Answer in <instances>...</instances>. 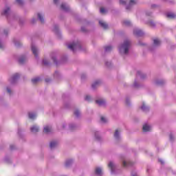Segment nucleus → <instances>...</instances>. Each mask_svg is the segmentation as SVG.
Wrapping results in <instances>:
<instances>
[{"label":"nucleus","instance_id":"nucleus-1","mask_svg":"<svg viewBox=\"0 0 176 176\" xmlns=\"http://www.w3.org/2000/svg\"><path fill=\"white\" fill-rule=\"evenodd\" d=\"M130 46H131V41L129 39L124 40L123 43L119 46V52L120 54H129Z\"/></svg>","mask_w":176,"mask_h":176},{"label":"nucleus","instance_id":"nucleus-2","mask_svg":"<svg viewBox=\"0 0 176 176\" xmlns=\"http://www.w3.org/2000/svg\"><path fill=\"white\" fill-rule=\"evenodd\" d=\"M68 49H70L72 52H75V50H82V44L79 41H74L71 44L67 45Z\"/></svg>","mask_w":176,"mask_h":176},{"label":"nucleus","instance_id":"nucleus-3","mask_svg":"<svg viewBox=\"0 0 176 176\" xmlns=\"http://www.w3.org/2000/svg\"><path fill=\"white\" fill-rule=\"evenodd\" d=\"M1 14L2 16H5L8 19V20H9V19H10L11 17L12 19H14V14L12 12L9 7H6L2 12Z\"/></svg>","mask_w":176,"mask_h":176},{"label":"nucleus","instance_id":"nucleus-4","mask_svg":"<svg viewBox=\"0 0 176 176\" xmlns=\"http://www.w3.org/2000/svg\"><path fill=\"white\" fill-rule=\"evenodd\" d=\"M20 79V74L16 73L14 74L10 78V82L11 85H16L17 83V81Z\"/></svg>","mask_w":176,"mask_h":176},{"label":"nucleus","instance_id":"nucleus-5","mask_svg":"<svg viewBox=\"0 0 176 176\" xmlns=\"http://www.w3.org/2000/svg\"><path fill=\"white\" fill-rule=\"evenodd\" d=\"M133 34L136 36H144V31L138 28H135L133 30Z\"/></svg>","mask_w":176,"mask_h":176},{"label":"nucleus","instance_id":"nucleus-6","mask_svg":"<svg viewBox=\"0 0 176 176\" xmlns=\"http://www.w3.org/2000/svg\"><path fill=\"white\" fill-rule=\"evenodd\" d=\"M109 167L111 169V174H116V165L113 162H110L109 163Z\"/></svg>","mask_w":176,"mask_h":176},{"label":"nucleus","instance_id":"nucleus-7","mask_svg":"<svg viewBox=\"0 0 176 176\" xmlns=\"http://www.w3.org/2000/svg\"><path fill=\"white\" fill-rule=\"evenodd\" d=\"M32 52L33 54L34 55V56L36 57V58H37L38 53H39V50H38L36 46H35V45H34V44H32Z\"/></svg>","mask_w":176,"mask_h":176},{"label":"nucleus","instance_id":"nucleus-8","mask_svg":"<svg viewBox=\"0 0 176 176\" xmlns=\"http://www.w3.org/2000/svg\"><path fill=\"white\" fill-rule=\"evenodd\" d=\"M60 9L64 12H69L70 10L69 6L65 3L61 4Z\"/></svg>","mask_w":176,"mask_h":176},{"label":"nucleus","instance_id":"nucleus-9","mask_svg":"<svg viewBox=\"0 0 176 176\" xmlns=\"http://www.w3.org/2000/svg\"><path fill=\"white\" fill-rule=\"evenodd\" d=\"M96 104L99 105L100 107H105L107 104V101L104 99H99L96 101Z\"/></svg>","mask_w":176,"mask_h":176},{"label":"nucleus","instance_id":"nucleus-10","mask_svg":"<svg viewBox=\"0 0 176 176\" xmlns=\"http://www.w3.org/2000/svg\"><path fill=\"white\" fill-rule=\"evenodd\" d=\"M51 58L53 60L54 64H56V65H58V64H61V62L57 61V55H56V54L52 53L51 54Z\"/></svg>","mask_w":176,"mask_h":176},{"label":"nucleus","instance_id":"nucleus-11","mask_svg":"<svg viewBox=\"0 0 176 176\" xmlns=\"http://www.w3.org/2000/svg\"><path fill=\"white\" fill-rule=\"evenodd\" d=\"M137 3V0H130L129 5L126 6L127 10H130L131 6H134Z\"/></svg>","mask_w":176,"mask_h":176},{"label":"nucleus","instance_id":"nucleus-12","mask_svg":"<svg viewBox=\"0 0 176 176\" xmlns=\"http://www.w3.org/2000/svg\"><path fill=\"white\" fill-rule=\"evenodd\" d=\"M152 127L151 126V125L148 124H144L143 125V131L144 133H147V131H151Z\"/></svg>","mask_w":176,"mask_h":176},{"label":"nucleus","instance_id":"nucleus-13","mask_svg":"<svg viewBox=\"0 0 176 176\" xmlns=\"http://www.w3.org/2000/svg\"><path fill=\"white\" fill-rule=\"evenodd\" d=\"M137 78H140V79H145L146 77V74H144L141 71H138L136 74Z\"/></svg>","mask_w":176,"mask_h":176},{"label":"nucleus","instance_id":"nucleus-14","mask_svg":"<svg viewBox=\"0 0 176 176\" xmlns=\"http://www.w3.org/2000/svg\"><path fill=\"white\" fill-rule=\"evenodd\" d=\"M95 174L97 176H102V168L100 167H98L95 170Z\"/></svg>","mask_w":176,"mask_h":176},{"label":"nucleus","instance_id":"nucleus-15","mask_svg":"<svg viewBox=\"0 0 176 176\" xmlns=\"http://www.w3.org/2000/svg\"><path fill=\"white\" fill-rule=\"evenodd\" d=\"M43 132L45 133V134H50V133H52V126H44Z\"/></svg>","mask_w":176,"mask_h":176},{"label":"nucleus","instance_id":"nucleus-16","mask_svg":"<svg viewBox=\"0 0 176 176\" xmlns=\"http://www.w3.org/2000/svg\"><path fill=\"white\" fill-rule=\"evenodd\" d=\"M100 85H101V80H97L92 84L91 87L92 89H96L98 86H100Z\"/></svg>","mask_w":176,"mask_h":176},{"label":"nucleus","instance_id":"nucleus-17","mask_svg":"<svg viewBox=\"0 0 176 176\" xmlns=\"http://www.w3.org/2000/svg\"><path fill=\"white\" fill-rule=\"evenodd\" d=\"M32 133H38L39 131V126L34 125L30 128Z\"/></svg>","mask_w":176,"mask_h":176},{"label":"nucleus","instance_id":"nucleus-18","mask_svg":"<svg viewBox=\"0 0 176 176\" xmlns=\"http://www.w3.org/2000/svg\"><path fill=\"white\" fill-rule=\"evenodd\" d=\"M122 166L124 167H130L131 166H133V162H131L130 161L126 162V161L124 160L122 162Z\"/></svg>","mask_w":176,"mask_h":176},{"label":"nucleus","instance_id":"nucleus-19","mask_svg":"<svg viewBox=\"0 0 176 176\" xmlns=\"http://www.w3.org/2000/svg\"><path fill=\"white\" fill-rule=\"evenodd\" d=\"M99 25L102 28H104V30H107L108 28V24L102 21H99Z\"/></svg>","mask_w":176,"mask_h":176},{"label":"nucleus","instance_id":"nucleus-20","mask_svg":"<svg viewBox=\"0 0 176 176\" xmlns=\"http://www.w3.org/2000/svg\"><path fill=\"white\" fill-rule=\"evenodd\" d=\"M140 108L143 112H148L149 111V107L146 106L145 103H143Z\"/></svg>","mask_w":176,"mask_h":176},{"label":"nucleus","instance_id":"nucleus-21","mask_svg":"<svg viewBox=\"0 0 176 176\" xmlns=\"http://www.w3.org/2000/svg\"><path fill=\"white\" fill-rule=\"evenodd\" d=\"M155 84L157 85V86H160L164 84V80L163 79H157L155 80Z\"/></svg>","mask_w":176,"mask_h":176},{"label":"nucleus","instance_id":"nucleus-22","mask_svg":"<svg viewBox=\"0 0 176 176\" xmlns=\"http://www.w3.org/2000/svg\"><path fill=\"white\" fill-rule=\"evenodd\" d=\"M37 16L41 23H45V19H43V14H42V13L38 12Z\"/></svg>","mask_w":176,"mask_h":176},{"label":"nucleus","instance_id":"nucleus-23","mask_svg":"<svg viewBox=\"0 0 176 176\" xmlns=\"http://www.w3.org/2000/svg\"><path fill=\"white\" fill-rule=\"evenodd\" d=\"M72 163H74L72 160H67L65 162V167H71V166H72Z\"/></svg>","mask_w":176,"mask_h":176},{"label":"nucleus","instance_id":"nucleus-24","mask_svg":"<svg viewBox=\"0 0 176 176\" xmlns=\"http://www.w3.org/2000/svg\"><path fill=\"white\" fill-rule=\"evenodd\" d=\"M114 138L116 140H120V133L119 132V130H116V132L114 133Z\"/></svg>","mask_w":176,"mask_h":176},{"label":"nucleus","instance_id":"nucleus-25","mask_svg":"<svg viewBox=\"0 0 176 176\" xmlns=\"http://www.w3.org/2000/svg\"><path fill=\"white\" fill-rule=\"evenodd\" d=\"M160 43H162V42L160 41V40L159 38H154L153 39L154 46H160Z\"/></svg>","mask_w":176,"mask_h":176},{"label":"nucleus","instance_id":"nucleus-26","mask_svg":"<svg viewBox=\"0 0 176 176\" xmlns=\"http://www.w3.org/2000/svg\"><path fill=\"white\" fill-rule=\"evenodd\" d=\"M53 31L54 32H55V34H56V35H60V30H58V25H55L54 26Z\"/></svg>","mask_w":176,"mask_h":176},{"label":"nucleus","instance_id":"nucleus-27","mask_svg":"<svg viewBox=\"0 0 176 176\" xmlns=\"http://www.w3.org/2000/svg\"><path fill=\"white\" fill-rule=\"evenodd\" d=\"M56 146H57V142L52 141L50 142V148H51V149H53L54 148H56Z\"/></svg>","mask_w":176,"mask_h":176},{"label":"nucleus","instance_id":"nucleus-28","mask_svg":"<svg viewBox=\"0 0 176 176\" xmlns=\"http://www.w3.org/2000/svg\"><path fill=\"white\" fill-rule=\"evenodd\" d=\"M41 80V78L39 77H35L34 78L32 79V82L35 85L36 83H38V82H39Z\"/></svg>","mask_w":176,"mask_h":176},{"label":"nucleus","instance_id":"nucleus-29","mask_svg":"<svg viewBox=\"0 0 176 176\" xmlns=\"http://www.w3.org/2000/svg\"><path fill=\"white\" fill-rule=\"evenodd\" d=\"M95 139L96 140V141L101 140V137L100 136V132L98 131L95 132Z\"/></svg>","mask_w":176,"mask_h":176},{"label":"nucleus","instance_id":"nucleus-30","mask_svg":"<svg viewBox=\"0 0 176 176\" xmlns=\"http://www.w3.org/2000/svg\"><path fill=\"white\" fill-rule=\"evenodd\" d=\"M25 62V56H22L19 58V63L20 64H24Z\"/></svg>","mask_w":176,"mask_h":176},{"label":"nucleus","instance_id":"nucleus-31","mask_svg":"<svg viewBox=\"0 0 176 176\" xmlns=\"http://www.w3.org/2000/svg\"><path fill=\"white\" fill-rule=\"evenodd\" d=\"M166 17L168 19H174L175 18V15L173 12H168L166 14Z\"/></svg>","mask_w":176,"mask_h":176},{"label":"nucleus","instance_id":"nucleus-32","mask_svg":"<svg viewBox=\"0 0 176 176\" xmlns=\"http://www.w3.org/2000/svg\"><path fill=\"white\" fill-rule=\"evenodd\" d=\"M123 24L124 25H126V27H130V25H131V22L129 20H124Z\"/></svg>","mask_w":176,"mask_h":176},{"label":"nucleus","instance_id":"nucleus-33","mask_svg":"<svg viewBox=\"0 0 176 176\" xmlns=\"http://www.w3.org/2000/svg\"><path fill=\"white\" fill-rule=\"evenodd\" d=\"M14 45H15V46L16 47H20V45H21V43H20V41L17 39H14Z\"/></svg>","mask_w":176,"mask_h":176},{"label":"nucleus","instance_id":"nucleus-34","mask_svg":"<svg viewBox=\"0 0 176 176\" xmlns=\"http://www.w3.org/2000/svg\"><path fill=\"white\" fill-rule=\"evenodd\" d=\"M35 118H36V113L32 112L29 113L30 119H35Z\"/></svg>","mask_w":176,"mask_h":176},{"label":"nucleus","instance_id":"nucleus-35","mask_svg":"<svg viewBox=\"0 0 176 176\" xmlns=\"http://www.w3.org/2000/svg\"><path fill=\"white\" fill-rule=\"evenodd\" d=\"M74 115L76 118H80V111L78 109L74 111Z\"/></svg>","mask_w":176,"mask_h":176},{"label":"nucleus","instance_id":"nucleus-36","mask_svg":"<svg viewBox=\"0 0 176 176\" xmlns=\"http://www.w3.org/2000/svg\"><path fill=\"white\" fill-rule=\"evenodd\" d=\"M141 85H140V83H138V80H137V79L135 80L134 83L133 87H135V88H138L140 87Z\"/></svg>","mask_w":176,"mask_h":176},{"label":"nucleus","instance_id":"nucleus-37","mask_svg":"<svg viewBox=\"0 0 176 176\" xmlns=\"http://www.w3.org/2000/svg\"><path fill=\"white\" fill-rule=\"evenodd\" d=\"M60 72L58 71H56L54 74V77L55 78V79H58V78H60Z\"/></svg>","mask_w":176,"mask_h":176},{"label":"nucleus","instance_id":"nucleus-38","mask_svg":"<svg viewBox=\"0 0 176 176\" xmlns=\"http://www.w3.org/2000/svg\"><path fill=\"white\" fill-rule=\"evenodd\" d=\"M105 52H111L112 50V46L108 45L104 48Z\"/></svg>","mask_w":176,"mask_h":176},{"label":"nucleus","instance_id":"nucleus-39","mask_svg":"<svg viewBox=\"0 0 176 176\" xmlns=\"http://www.w3.org/2000/svg\"><path fill=\"white\" fill-rule=\"evenodd\" d=\"M100 122L102 123H107V122H108V120L105 117H101Z\"/></svg>","mask_w":176,"mask_h":176},{"label":"nucleus","instance_id":"nucleus-40","mask_svg":"<svg viewBox=\"0 0 176 176\" xmlns=\"http://www.w3.org/2000/svg\"><path fill=\"white\" fill-rule=\"evenodd\" d=\"M148 25H149L151 27H153V28L155 27V25H156V24L155 23V22H153V21H151L148 22Z\"/></svg>","mask_w":176,"mask_h":176},{"label":"nucleus","instance_id":"nucleus-41","mask_svg":"<svg viewBox=\"0 0 176 176\" xmlns=\"http://www.w3.org/2000/svg\"><path fill=\"white\" fill-rule=\"evenodd\" d=\"M69 127L71 130H74L76 127V125L75 124H70Z\"/></svg>","mask_w":176,"mask_h":176},{"label":"nucleus","instance_id":"nucleus-42","mask_svg":"<svg viewBox=\"0 0 176 176\" xmlns=\"http://www.w3.org/2000/svg\"><path fill=\"white\" fill-rule=\"evenodd\" d=\"M16 2L18 3V5H20V6L23 5L24 3V1L23 0H16Z\"/></svg>","mask_w":176,"mask_h":176},{"label":"nucleus","instance_id":"nucleus-43","mask_svg":"<svg viewBox=\"0 0 176 176\" xmlns=\"http://www.w3.org/2000/svg\"><path fill=\"white\" fill-rule=\"evenodd\" d=\"M120 5H126L127 3V1L126 0H120Z\"/></svg>","mask_w":176,"mask_h":176},{"label":"nucleus","instance_id":"nucleus-44","mask_svg":"<svg viewBox=\"0 0 176 176\" xmlns=\"http://www.w3.org/2000/svg\"><path fill=\"white\" fill-rule=\"evenodd\" d=\"M100 12L102 13V14H104V13H107V10L104 8H101Z\"/></svg>","mask_w":176,"mask_h":176},{"label":"nucleus","instance_id":"nucleus-45","mask_svg":"<svg viewBox=\"0 0 176 176\" xmlns=\"http://www.w3.org/2000/svg\"><path fill=\"white\" fill-rule=\"evenodd\" d=\"M85 101H90L91 100V96L87 95L85 98Z\"/></svg>","mask_w":176,"mask_h":176},{"label":"nucleus","instance_id":"nucleus-46","mask_svg":"<svg viewBox=\"0 0 176 176\" xmlns=\"http://www.w3.org/2000/svg\"><path fill=\"white\" fill-rule=\"evenodd\" d=\"M43 64L44 65H49V61H47V60H46V59H43Z\"/></svg>","mask_w":176,"mask_h":176},{"label":"nucleus","instance_id":"nucleus-47","mask_svg":"<svg viewBox=\"0 0 176 176\" xmlns=\"http://www.w3.org/2000/svg\"><path fill=\"white\" fill-rule=\"evenodd\" d=\"M169 138H170V141L171 142L174 141V135H173V133H170L169 135Z\"/></svg>","mask_w":176,"mask_h":176},{"label":"nucleus","instance_id":"nucleus-48","mask_svg":"<svg viewBox=\"0 0 176 176\" xmlns=\"http://www.w3.org/2000/svg\"><path fill=\"white\" fill-rule=\"evenodd\" d=\"M5 162H6V163H10V158L9 157H6L4 159Z\"/></svg>","mask_w":176,"mask_h":176},{"label":"nucleus","instance_id":"nucleus-49","mask_svg":"<svg viewBox=\"0 0 176 176\" xmlns=\"http://www.w3.org/2000/svg\"><path fill=\"white\" fill-rule=\"evenodd\" d=\"M125 102L126 105H130V99L129 98H126Z\"/></svg>","mask_w":176,"mask_h":176},{"label":"nucleus","instance_id":"nucleus-50","mask_svg":"<svg viewBox=\"0 0 176 176\" xmlns=\"http://www.w3.org/2000/svg\"><path fill=\"white\" fill-rule=\"evenodd\" d=\"M31 23H32V24H34V23H36V19L33 18V19L31 20Z\"/></svg>","mask_w":176,"mask_h":176},{"label":"nucleus","instance_id":"nucleus-51","mask_svg":"<svg viewBox=\"0 0 176 176\" xmlns=\"http://www.w3.org/2000/svg\"><path fill=\"white\" fill-rule=\"evenodd\" d=\"M111 62H105V65L107 66V67H111Z\"/></svg>","mask_w":176,"mask_h":176},{"label":"nucleus","instance_id":"nucleus-52","mask_svg":"<svg viewBox=\"0 0 176 176\" xmlns=\"http://www.w3.org/2000/svg\"><path fill=\"white\" fill-rule=\"evenodd\" d=\"M7 91H8V94H12V90H10V89H9V87H7Z\"/></svg>","mask_w":176,"mask_h":176},{"label":"nucleus","instance_id":"nucleus-53","mask_svg":"<svg viewBox=\"0 0 176 176\" xmlns=\"http://www.w3.org/2000/svg\"><path fill=\"white\" fill-rule=\"evenodd\" d=\"M158 162H160V163H161V164H164V161H163V160H162V159H158Z\"/></svg>","mask_w":176,"mask_h":176},{"label":"nucleus","instance_id":"nucleus-54","mask_svg":"<svg viewBox=\"0 0 176 176\" xmlns=\"http://www.w3.org/2000/svg\"><path fill=\"white\" fill-rule=\"evenodd\" d=\"M10 148L12 151H13V149H14V145L12 144L10 146Z\"/></svg>","mask_w":176,"mask_h":176},{"label":"nucleus","instance_id":"nucleus-55","mask_svg":"<svg viewBox=\"0 0 176 176\" xmlns=\"http://www.w3.org/2000/svg\"><path fill=\"white\" fill-rule=\"evenodd\" d=\"M58 1H60V0H54V3H55V5L58 4Z\"/></svg>","mask_w":176,"mask_h":176},{"label":"nucleus","instance_id":"nucleus-56","mask_svg":"<svg viewBox=\"0 0 176 176\" xmlns=\"http://www.w3.org/2000/svg\"><path fill=\"white\" fill-rule=\"evenodd\" d=\"M81 31H82L83 32H85L86 31V28H85V27H82L81 28Z\"/></svg>","mask_w":176,"mask_h":176},{"label":"nucleus","instance_id":"nucleus-57","mask_svg":"<svg viewBox=\"0 0 176 176\" xmlns=\"http://www.w3.org/2000/svg\"><path fill=\"white\" fill-rule=\"evenodd\" d=\"M0 49H3V44H2L0 41Z\"/></svg>","mask_w":176,"mask_h":176},{"label":"nucleus","instance_id":"nucleus-58","mask_svg":"<svg viewBox=\"0 0 176 176\" xmlns=\"http://www.w3.org/2000/svg\"><path fill=\"white\" fill-rule=\"evenodd\" d=\"M138 43H139V45H140V46H144V44L142 43V42H141V41H139Z\"/></svg>","mask_w":176,"mask_h":176},{"label":"nucleus","instance_id":"nucleus-59","mask_svg":"<svg viewBox=\"0 0 176 176\" xmlns=\"http://www.w3.org/2000/svg\"><path fill=\"white\" fill-rule=\"evenodd\" d=\"M3 33H4V35H8V30H4Z\"/></svg>","mask_w":176,"mask_h":176},{"label":"nucleus","instance_id":"nucleus-60","mask_svg":"<svg viewBox=\"0 0 176 176\" xmlns=\"http://www.w3.org/2000/svg\"><path fill=\"white\" fill-rule=\"evenodd\" d=\"M131 175L132 176H138V175L137 173H132Z\"/></svg>","mask_w":176,"mask_h":176},{"label":"nucleus","instance_id":"nucleus-61","mask_svg":"<svg viewBox=\"0 0 176 176\" xmlns=\"http://www.w3.org/2000/svg\"><path fill=\"white\" fill-rule=\"evenodd\" d=\"M151 8H156V5L153 4V5L151 6Z\"/></svg>","mask_w":176,"mask_h":176},{"label":"nucleus","instance_id":"nucleus-62","mask_svg":"<svg viewBox=\"0 0 176 176\" xmlns=\"http://www.w3.org/2000/svg\"><path fill=\"white\" fill-rule=\"evenodd\" d=\"M45 81H46V82H49V80H48V79H45Z\"/></svg>","mask_w":176,"mask_h":176},{"label":"nucleus","instance_id":"nucleus-63","mask_svg":"<svg viewBox=\"0 0 176 176\" xmlns=\"http://www.w3.org/2000/svg\"><path fill=\"white\" fill-rule=\"evenodd\" d=\"M65 108H68V106H67V105H65Z\"/></svg>","mask_w":176,"mask_h":176},{"label":"nucleus","instance_id":"nucleus-64","mask_svg":"<svg viewBox=\"0 0 176 176\" xmlns=\"http://www.w3.org/2000/svg\"><path fill=\"white\" fill-rule=\"evenodd\" d=\"M163 1H167V0H163Z\"/></svg>","mask_w":176,"mask_h":176}]
</instances>
